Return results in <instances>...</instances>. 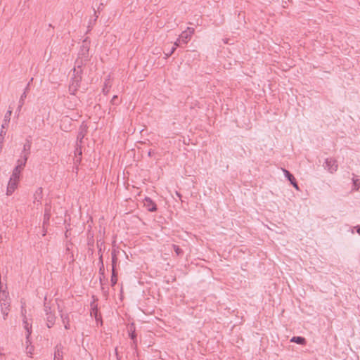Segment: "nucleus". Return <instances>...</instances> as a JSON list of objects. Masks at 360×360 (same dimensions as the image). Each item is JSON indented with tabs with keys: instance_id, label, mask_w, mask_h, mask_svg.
Masks as SVG:
<instances>
[{
	"instance_id": "f257e3e1",
	"label": "nucleus",
	"mask_w": 360,
	"mask_h": 360,
	"mask_svg": "<svg viewBox=\"0 0 360 360\" xmlns=\"http://www.w3.org/2000/svg\"><path fill=\"white\" fill-rule=\"evenodd\" d=\"M83 45L79 52V58L76 60L75 67L72 70L74 74H82V66L86 63L89 58V46L86 41L84 40Z\"/></svg>"
},
{
	"instance_id": "f03ea898",
	"label": "nucleus",
	"mask_w": 360,
	"mask_h": 360,
	"mask_svg": "<svg viewBox=\"0 0 360 360\" xmlns=\"http://www.w3.org/2000/svg\"><path fill=\"white\" fill-rule=\"evenodd\" d=\"M82 78V77L80 74H72L69 84V92L70 95L75 96L76 92L80 86Z\"/></svg>"
},
{
	"instance_id": "7ed1b4c3",
	"label": "nucleus",
	"mask_w": 360,
	"mask_h": 360,
	"mask_svg": "<svg viewBox=\"0 0 360 360\" xmlns=\"http://www.w3.org/2000/svg\"><path fill=\"white\" fill-rule=\"evenodd\" d=\"M323 167L330 173L333 174L338 170V165L336 160L333 158H326Z\"/></svg>"
},
{
	"instance_id": "20e7f679",
	"label": "nucleus",
	"mask_w": 360,
	"mask_h": 360,
	"mask_svg": "<svg viewBox=\"0 0 360 360\" xmlns=\"http://www.w3.org/2000/svg\"><path fill=\"white\" fill-rule=\"evenodd\" d=\"M194 28L187 27V29L183 31L179 35V38L183 42L184 44H186L188 41L191 39L193 34L194 33Z\"/></svg>"
},
{
	"instance_id": "39448f33",
	"label": "nucleus",
	"mask_w": 360,
	"mask_h": 360,
	"mask_svg": "<svg viewBox=\"0 0 360 360\" xmlns=\"http://www.w3.org/2000/svg\"><path fill=\"white\" fill-rule=\"evenodd\" d=\"M25 312H26V310H22V315L23 316L22 324H23V327H24L25 330L27 332V334H26L27 341H26V342L27 343L29 342L30 335L32 333V325L29 323L28 320H27V317L25 315Z\"/></svg>"
},
{
	"instance_id": "423d86ee",
	"label": "nucleus",
	"mask_w": 360,
	"mask_h": 360,
	"mask_svg": "<svg viewBox=\"0 0 360 360\" xmlns=\"http://www.w3.org/2000/svg\"><path fill=\"white\" fill-rule=\"evenodd\" d=\"M143 205L149 212H155L157 210L155 202L149 197H146L143 200Z\"/></svg>"
},
{
	"instance_id": "0eeeda50",
	"label": "nucleus",
	"mask_w": 360,
	"mask_h": 360,
	"mask_svg": "<svg viewBox=\"0 0 360 360\" xmlns=\"http://www.w3.org/2000/svg\"><path fill=\"white\" fill-rule=\"evenodd\" d=\"M18 181L19 180L10 178L6 190L7 195H11L15 191L17 188Z\"/></svg>"
},
{
	"instance_id": "6e6552de",
	"label": "nucleus",
	"mask_w": 360,
	"mask_h": 360,
	"mask_svg": "<svg viewBox=\"0 0 360 360\" xmlns=\"http://www.w3.org/2000/svg\"><path fill=\"white\" fill-rule=\"evenodd\" d=\"M32 80H33V78H32L30 79V82L27 84L26 87L25 88L24 92L20 96V100H19V102H18V108H17V111L18 112H20L21 110L22 107L24 105L25 99L27 97V93L29 91V89H30V82H32Z\"/></svg>"
},
{
	"instance_id": "1a4fd4ad",
	"label": "nucleus",
	"mask_w": 360,
	"mask_h": 360,
	"mask_svg": "<svg viewBox=\"0 0 360 360\" xmlns=\"http://www.w3.org/2000/svg\"><path fill=\"white\" fill-rule=\"evenodd\" d=\"M283 172L284 173L285 176L287 178V179L290 182V184L293 186V187L299 191L300 187L295 180V178L294 176L287 169H283Z\"/></svg>"
},
{
	"instance_id": "9d476101",
	"label": "nucleus",
	"mask_w": 360,
	"mask_h": 360,
	"mask_svg": "<svg viewBox=\"0 0 360 360\" xmlns=\"http://www.w3.org/2000/svg\"><path fill=\"white\" fill-rule=\"evenodd\" d=\"M58 310H59V312L60 313V315L62 323L64 325V328L66 330H69L70 328L69 314L68 313H63L62 311L60 309L59 306H58Z\"/></svg>"
},
{
	"instance_id": "9b49d317",
	"label": "nucleus",
	"mask_w": 360,
	"mask_h": 360,
	"mask_svg": "<svg viewBox=\"0 0 360 360\" xmlns=\"http://www.w3.org/2000/svg\"><path fill=\"white\" fill-rule=\"evenodd\" d=\"M1 311L4 319H6L10 310V300H5V302H1Z\"/></svg>"
},
{
	"instance_id": "f8f14e48",
	"label": "nucleus",
	"mask_w": 360,
	"mask_h": 360,
	"mask_svg": "<svg viewBox=\"0 0 360 360\" xmlns=\"http://www.w3.org/2000/svg\"><path fill=\"white\" fill-rule=\"evenodd\" d=\"M56 316L54 313L53 314H48L46 315V326L49 328L53 326L56 322Z\"/></svg>"
},
{
	"instance_id": "ddd939ff",
	"label": "nucleus",
	"mask_w": 360,
	"mask_h": 360,
	"mask_svg": "<svg viewBox=\"0 0 360 360\" xmlns=\"http://www.w3.org/2000/svg\"><path fill=\"white\" fill-rule=\"evenodd\" d=\"M42 198V188H39L34 194L33 203L39 205L41 203V199Z\"/></svg>"
},
{
	"instance_id": "4468645a",
	"label": "nucleus",
	"mask_w": 360,
	"mask_h": 360,
	"mask_svg": "<svg viewBox=\"0 0 360 360\" xmlns=\"http://www.w3.org/2000/svg\"><path fill=\"white\" fill-rule=\"evenodd\" d=\"M53 360H63V352L61 345H57L56 346Z\"/></svg>"
},
{
	"instance_id": "2eb2a0df",
	"label": "nucleus",
	"mask_w": 360,
	"mask_h": 360,
	"mask_svg": "<svg viewBox=\"0 0 360 360\" xmlns=\"http://www.w3.org/2000/svg\"><path fill=\"white\" fill-rule=\"evenodd\" d=\"M51 206L49 204L45 205L44 215V224L49 223L51 217Z\"/></svg>"
},
{
	"instance_id": "dca6fc26",
	"label": "nucleus",
	"mask_w": 360,
	"mask_h": 360,
	"mask_svg": "<svg viewBox=\"0 0 360 360\" xmlns=\"http://www.w3.org/2000/svg\"><path fill=\"white\" fill-rule=\"evenodd\" d=\"M31 149V142L29 140H27L23 146V150L21 153V155H26L27 158L29 157Z\"/></svg>"
},
{
	"instance_id": "f3484780",
	"label": "nucleus",
	"mask_w": 360,
	"mask_h": 360,
	"mask_svg": "<svg viewBox=\"0 0 360 360\" xmlns=\"http://www.w3.org/2000/svg\"><path fill=\"white\" fill-rule=\"evenodd\" d=\"M86 130L85 129H81L80 131L78 132L77 136V143L76 146H79V144L82 143L83 139L86 136Z\"/></svg>"
},
{
	"instance_id": "a211bd4d",
	"label": "nucleus",
	"mask_w": 360,
	"mask_h": 360,
	"mask_svg": "<svg viewBox=\"0 0 360 360\" xmlns=\"http://www.w3.org/2000/svg\"><path fill=\"white\" fill-rule=\"evenodd\" d=\"M27 159L28 158L26 155H20V158L17 160V165L15 167L22 170L25 166Z\"/></svg>"
},
{
	"instance_id": "6ab92c4d",
	"label": "nucleus",
	"mask_w": 360,
	"mask_h": 360,
	"mask_svg": "<svg viewBox=\"0 0 360 360\" xmlns=\"http://www.w3.org/2000/svg\"><path fill=\"white\" fill-rule=\"evenodd\" d=\"M11 114H12L11 110H7V112H6V114L4 115V121H3V124H2V128H6V127H8V123L11 120Z\"/></svg>"
},
{
	"instance_id": "aec40b11",
	"label": "nucleus",
	"mask_w": 360,
	"mask_h": 360,
	"mask_svg": "<svg viewBox=\"0 0 360 360\" xmlns=\"http://www.w3.org/2000/svg\"><path fill=\"white\" fill-rule=\"evenodd\" d=\"M111 87L110 79V76L105 79L104 82V86L102 89L103 93L105 95H107L109 93L110 88Z\"/></svg>"
},
{
	"instance_id": "412c9836",
	"label": "nucleus",
	"mask_w": 360,
	"mask_h": 360,
	"mask_svg": "<svg viewBox=\"0 0 360 360\" xmlns=\"http://www.w3.org/2000/svg\"><path fill=\"white\" fill-rule=\"evenodd\" d=\"M291 342H295L299 345H305L306 340L304 338L301 336H294L290 339Z\"/></svg>"
},
{
	"instance_id": "4be33fe9",
	"label": "nucleus",
	"mask_w": 360,
	"mask_h": 360,
	"mask_svg": "<svg viewBox=\"0 0 360 360\" xmlns=\"http://www.w3.org/2000/svg\"><path fill=\"white\" fill-rule=\"evenodd\" d=\"M5 300H10L8 298V292L4 290V286L2 285V289L0 290V303L5 302Z\"/></svg>"
},
{
	"instance_id": "5701e85b",
	"label": "nucleus",
	"mask_w": 360,
	"mask_h": 360,
	"mask_svg": "<svg viewBox=\"0 0 360 360\" xmlns=\"http://www.w3.org/2000/svg\"><path fill=\"white\" fill-rule=\"evenodd\" d=\"M21 171L22 170L20 169L18 167H15V168L13 169L12 174H11L10 178L19 180Z\"/></svg>"
},
{
	"instance_id": "b1692460",
	"label": "nucleus",
	"mask_w": 360,
	"mask_h": 360,
	"mask_svg": "<svg viewBox=\"0 0 360 360\" xmlns=\"http://www.w3.org/2000/svg\"><path fill=\"white\" fill-rule=\"evenodd\" d=\"M129 333L130 338L134 341V344H136V333H135V328L134 324H131L129 329Z\"/></svg>"
},
{
	"instance_id": "393cba45",
	"label": "nucleus",
	"mask_w": 360,
	"mask_h": 360,
	"mask_svg": "<svg viewBox=\"0 0 360 360\" xmlns=\"http://www.w3.org/2000/svg\"><path fill=\"white\" fill-rule=\"evenodd\" d=\"M117 282V275L115 272V269H114V266H112V276H111V284L112 285H115Z\"/></svg>"
},
{
	"instance_id": "a878e982",
	"label": "nucleus",
	"mask_w": 360,
	"mask_h": 360,
	"mask_svg": "<svg viewBox=\"0 0 360 360\" xmlns=\"http://www.w3.org/2000/svg\"><path fill=\"white\" fill-rule=\"evenodd\" d=\"M110 103L113 105H118L120 103V101L118 100V96L115 95L111 101H110Z\"/></svg>"
},
{
	"instance_id": "bb28decb",
	"label": "nucleus",
	"mask_w": 360,
	"mask_h": 360,
	"mask_svg": "<svg viewBox=\"0 0 360 360\" xmlns=\"http://www.w3.org/2000/svg\"><path fill=\"white\" fill-rule=\"evenodd\" d=\"M6 134L5 128H2L0 130V143H2L4 139V136Z\"/></svg>"
},
{
	"instance_id": "cd10ccee",
	"label": "nucleus",
	"mask_w": 360,
	"mask_h": 360,
	"mask_svg": "<svg viewBox=\"0 0 360 360\" xmlns=\"http://www.w3.org/2000/svg\"><path fill=\"white\" fill-rule=\"evenodd\" d=\"M173 248L177 255H180L182 254L183 251L178 245H173Z\"/></svg>"
},
{
	"instance_id": "c85d7f7f",
	"label": "nucleus",
	"mask_w": 360,
	"mask_h": 360,
	"mask_svg": "<svg viewBox=\"0 0 360 360\" xmlns=\"http://www.w3.org/2000/svg\"><path fill=\"white\" fill-rule=\"evenodd\" d=\"M75 155H78L79 156L82 155V144H79V146H77L75 151Z\"/></svg>"
},
{
	"instance_id": "c756f323",
	"label": "nucleus",
	"mask_w": 360,
	"mask_h": 360,
	"mask_svg": "<svg viewBox=\"0 0 360 360\" xmlns=\"http://www.w3.org/2000/svg\"><path fill=\"white\" fill-rule=\"evenodd\" d=\"M44 311L46 315L48 314H53L51 307L46 303L44 304Z\"/></svg>"
},
{
	"instance_id": "7c9ffc66",
	"label": "nucleus",
	"mask_w": 360,
	"mask_h": 360,
	"mask_svg": "<svg viewBox=\"0 0 360 360\" xmlns=\"http://www.w3.org/2000/svg\"><path fill=\"white\" fill-rule=\"evenodd\" d=\"M182 44H184L183 42L180 40L179 38H178L176 39V41L174 42V46L177 47V46H181Z\"/></svg>"
},
{
	"instance_id": "2f4dec72",
	"label": "nucleus",
	"mask_w": 360,
	"mask_h": 360,
	"mask_svg": "<svg viewBox=\"0 0 360 360\" xmlns=\"http://www.w3.org/2000/svg\"><path fill=\"white\" fill-rule=\"evenodd\" d=\"M354 186L356 187L358 186L359 183H360V179H352Z\"/></svg>"
},
{
	"instance_id": "473e14b6",
	"label": "nucleus",
	"mask_w": 360,
	"mask_h": 360,
	"mask_svg": "<svg viewBox=\"0 0 360 360\" xmlns=\"http://www.w3.org/2000/svg\"><path fill=\"white\" fill-rule=\"evenodd\" d=\"M74 100H75L74 101L75 103H77L78 101V99L77 97L74 98ZM76 105H77V103H75L74 105H69V108H72V107L75 106Z\"/></svg>"
},
{
	"instance_id": "72a5a7b5",
	"label": "nucleus",
	"mask_w": 360,
	"mask_h": 360,
	"mask_svg": "<svg viewBox=\"0 0 360 360\" xmlns=\"http://www.w3.org/2000/svg\"><path fill=\"white\" fill-rule=\"evenodd\" d=\"M32 351H33L32 347H30V349L27 347V353L32 354Z\"/></svg>"
},
{
	"instance_id": "f704fd0d",
	"label": "nucleus",
	"mask_w": 360,
	"mask_h": 360,
	"mask_svg": "<svg viewBox=\"0 0 360 360\" xmlns=\"http://www.w3.org/2000/svg\"><path fill=\"white\" fill-rule=\"evenodd\" d=\"M176 49V47L174 46L172 48V49H171V51H170V53H169V54H172V53L175 51Z\"/></svg>"
},
{
	"instance_id": "c9c22d12",
	"label": "nucleus",
	"mask_w": 360,
	"mask_h": 360,
	"mask_svg": "<svg viewBox=\"0 0 360 360\" xmlns=\"http://www.w3.org/2000/svg\"><path fill=\"white\" fill-rule=\"evenodd\" d=\"M170 53V51H168L167 53H165V56L166 58H168L169 56H170L172 54H169Z\"/></svg>"
},
{
	"instance_id": "e433bc0d",
	"label": "nucleus",
	"mask_w": 360,
	"mask_h": 360,
	"mask_svg": "<svg viewBox=\"0 0 360 360\" xmlns=\"http://www.w3.org/2000/svg\"><path fill=\"white\" fill-rule=\"evenodd\" d=\"M170 53V51H168L167 53H165V56L166 58H168L169 56H170L172 54H169Z\"/></svg>"
},
{
	"instance_id": "4c0bfd02",
	"label": "nucleus",
	"mask_w": 360,
	"mask_h": 360,
	"mask_svg": "<svg viewBox=\"0 0 360 360\" xmlns=\"http://www.w3.org/2000/svg\"><path fill=\"white\" fill-rule=\"evenodd\" d=\"M152 154H153V151L151 150H150L148 153V156L150 157L152 155Z\"/></svg>"
},
{
	"instance_id": "58836bf2",
	"label": "nucleus",
	"mask_w": 360,
	"mask_h": 360,
	"mask_svg": "<svg viewBox=\"0 0 360 360\" xmlns=\"http://www.w3.org/2000/svg\"><path fill=\"white\" fill-rule=\"evenodd\" d=\"M356 231L360 235V227H358Z\"/></svg>"
},
{
	"instance_id": "ea45409f",
	"label": "nucleus",
	"mask_w": 360,
	"mask_h": 360,
	"mask_svg": "<svg viewBox=\"0 0 360 360\" xmlns=\"http://www.w3.org/2000/svg\"><path fill=\"white\" fill-rule=\"evenodd\" d=\"M1 240H2V236H1V235H0V243L1 242Z\"/></svg>"
},
{
	"instance_id": "a19ab883",
	"label": "nucleus",
	"mask_w": 360,
	"mask_h": 360,
	"mask_svg": "<svg viewBox=\"0 0 360 360\" xmlns=\"http://www.w3.org/2000/svg\"><path fill=\"white\" fill-rule=\"evenodd\" d=\"M115 261V256L112 257V262Z\"/></svg>"
},
{
	"instance_id": "79ce46f5",
	"label": "nucleus",
	"mask_w": 360,
	"mask_h": 360,
	"mask_svg": "<svg viewBox=\"0 0 360 360\" xmlns=\"http://www.w3.org/2000/svg\"><path fill=\"white\" fill-rule=\"evenodd\" d=\"M97 18H98V15H96L94 20H96Z\"/></svg>"
}]
</instances>
